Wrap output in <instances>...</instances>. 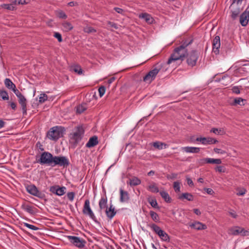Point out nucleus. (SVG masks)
Segmentation results:
<instances>
[{"label": "nucleus", "instance_id": "864d4df0", "mask_svg": "<svg viewBox=\"0 0 249 249\" xmlns=\"http://www.w3.org/2000/svg\"><path fill=\"white\" fill-rule=\"evenodd\" d=\"M54 37H55V38H56L58 41V42H61L62 41V36H61V35L58 33V32H55L54 34Z\"/></svg>", "mask_w": 249, "mask_h": 249}, {"label": "nucleus", "instance_id": "58836bf2", "mask_svg": "<svg viewBox=\"0 0 249 249\" xmlns=\"http://www.w3.org/2000/svg\"><path fill=\"white\" fill-rule=\"evenodd\" d=\"M244 100L241 97L236 98L234 99V101L232 105L234 106H236L237 105L240 106L244 105Z\"/></svg>", "mask_w": 249, "mask_h": 249}, {"label": "nucleus", "instance_id": "a878e982", "mask_svg": "<svg viewBox=\"0 0 249 249\" xmlns=\"http://www.w3.org/2000/svg\"><path fill=\"white\" fill-rule=\"evenodd\" d=\"M218 43V36H216L213 40V51H212V54L213 57H214V54L215 55L216 57L218 54V46H217V44Z\"/></svg>", "mask_w": 249, "mask_h": 249}, {"label": "nucleus", "instance_id": "09e8293b", "mask_svg": "<svg viewBox=\"0 0 249 249\" xmlns=\"http://www.w3.org/2000/svg\"><path fill=\"white\" fill-rule=\"evenodd\" d=\"M75 194L73 192H68L67 194L68 199L71 202L73 201Z\"/></svg>", "mask_w": 249, "mask_h": 249}, {"label": "nucleus", "instance_id": "6e6d98bb", "mask_svg": "<svg viewBox=\"0 0 249 249\" xmlns=\"http://www.w3.org/2000/svg\"><path fill=\"white\" fill-rule=\"evenodd\" d=\"M107 24L111 27H112L114 29H118V25L115 23H114V22H111V21H108L107 22Z\"/></svg>", "mask_w": 249, "mask_h": 249}, {"label": "nucleus", "instance_id": "f3484780", "mask_svg": "<svg viewBox=\"0 0 249 249\" xmlns=\"http://www.w3.org/2000/svg\"><path fill=\"white\" fill-rule=\"evenodd\" d=\"M107 216L111 219L116 214V212L112 204H110L109 208H107L106 210Z\"/></svg>", "mask_w": 249, "mask_h": 249}, {"label": "nucleus", "instance_id": "412c9836", "mask_svg": "<svg viewBox=\"0 0 249 249\" xmlns=\"http://www.w3.org/2000/svg\"><path fill=\"white\" fill-rule=\"evenodd\" d=\"M234 6L231 7V17L233 20H235L238 17L241 9L240 8H234Z\"/></svg>", "mask_w": 249, "mask_h": 249}, {"label": "nucleus", "instance_id": "a18cd8bd", "mask_svg": "<svg viewBox=\"0 0 249 249\" xmlns=\"http://www.w3.org/2000/svg\"><path fill=\"white\" fill-rule=\"evenodd\" d=\"M48 99V96L45 93H42L39 98V102L43 103Z\"/></svg>", "mask_w": 249, "mask_h": 249}, {"label": "nucleus", "instance_id": "aec40b11", "mask_svg": "<svg viewBox=\"0 0 249 249\" xmlns=\"http://www.w3.org/2000/svg\"><path fill=\"white\" fill-rule=\"evenodd\" d=\"M120 201L121 202H124L128 200L129 195L127 191H124L122 188L120 189Z\"/></svg>", "mask_w": 249, "mask_h": 249}, {"label": "nucleus", "instance_id": "a211bd4d", "mask_svg": "<svg viewBox=\"0 0 249 249\" xmlns=\"http://www.w3.org/2000/svg\"><path fill=\"white\" fill-rule=\"evenodd\" d=\"M190 227L196 230H202L207 229V226L200 222H195L190 225Z\"/></svg>", "mask_w": 249, "mask_h": 249}, {"label": "nucleus", "instance_id": "e2e57ef3", "mask_svg": "<svg viewBox=\"0 0 249 249\" xmlns=\"http://www.w3.org/2000/svg\"><path fill=\"white\" fill-rule=\"evenodd\" d=\"M204 190L206 191L207 193L209 195H213L214 193L213 189L211 188H205Z\"/></svg>", "mask_w": 249, "mask_h": 249}, {"label": "nucleus", "instance_id": "f03ea898", "mask_svg": "<svg viewBox=\"0 0 249 249\" xmlns=\"http://www.w3.org/2000/svg\"><path fill=\"white\" fill-rule=\"evenodd\" d=\"M65 129L61 126H55L52 127L47 132V137L51 140L56 141L63 136Z\"/></svg>", "mask_w": 249, "mask_h": 249}, {"label": "nucleus", "instance_id": "c03bdc74", "mask_svg": "<svg viewBox=\"0 0 249 249\" xmlns=\"http://www.w3.org/2000/svg\"><path fill=\"white\" fill-rule=\"evenodd\" d=\"M23 225L24 226L34 231H37L39 229V228L27 223H23Z\"/></svg>", "mask_w": 249, "mask_h": 249}, {"label": "nucleus", "instance_id": "2eb2a0df", "mask_svg": "<svg viewBox=\"0 0 249 249\" xmlns=\"http://www.w3.org/2000/svg\"><path fill=\"white\" fill-rule=\"evenodd\" d=\"M18 99L19 104L21 107L23 115H26L27 114V100L24 96Z\"/></svg>", "mask_w": 249, "mask_h": 249}, {"label": "nucleus", "instance_id": "37998d69", "mask_svg": "<svg viewBox=\"0 0 249 249\" xmlns=\"http://www.w3.org/2000/svg\"><path fill=\"white\" fill-rule=\"evenodd\" d=\"M13 5L14 4L12 3L11 4H3L1 6L4 9L13 11L15 9V7Z\"/></svg>", "mask_w": 249, "mask_h": 249}, {"label": "nucleus", "instance_id": "4be33fe9", "mask_svg": "<svg viewBox=\"0 0 249 249\" xmlns=\"http://www.w3.org/2000/svg\"><path fill=\"white\" fill-rule=\"evenodd\" d=\"M139 18L144 19L145 21L148 23L151 24L153 22L154 19L151 16L146 13L140 14L139 16Z\"/></svg>", "mask_w": 249, "mask_h": 249}, {"label": "nucleus", "instance_id": "dca6fc26", "mask_svg": "<svg viewBox=\"0 0 249 249\" xmlns=\"http://www.w3.org/2000/svg\"><path fill=\"white\" fill-rule=\"evenodd\" d=\"M98 137L96 136H93L89 138L86 146L88 148H91L95 146L98 144Z\"/></svg>", "mask_w": 249, "mask_h": 249}, {"label": "nucleus", "instance_id": "6ab92c4d", "mask_svg": "<svg viewBox=\"0 0 249 249\" xmlns=\"http://www.w3.org/2000/svg\"><path fill=\"white\" fill-rule=\"evenodd\" d=\"M21 208L24 211L31 214H35L37 210L35 207L26 204H22Z\"/></svg>", "mask_w": 249, "mask_h": 249}, {"label": "nucleus", "instance_id": "a19ab883", "mask_svg": "<svg viewBox=\"0 0 249 249\" xmlns=\"http://www.w3.org/2000/svg\"><path fill=\"white\" fill-rule=\"evenodd\" d=\"M148 201L152 207L154 208H159L158 204L156 199L148 198Z\"/></svg>", "mask_w": 249, "mask_h": 249}, {"label": "nucleus", "instance_id": "cd10ccee", "mask_svg": "<svg viewBox=\"0 0 249 249\" xmlns=\"http://www.w3.org/2000/svg\"><path fill=\"white\" fill-rule=\"evenodd\" d=\"M178 198L181 200L185 199L188 201H191L194 200V196L190 193H185L182 194L180 196H179Z\"/></svg>", "mask_w": 249, "mask_h": 249}, {"label": "nucleus", "instance_id": "1a4fd4ad", "mask_svg": "<svg viewBox=\"0 0 249 249\" xmlns=\"http://www.w3.org/2000/svg\"><path fill=\"white\" fill-rule=\"evenodd\" d=\"M83 213L88 215L91 219H92L95 222H98L96 217L95 216L93 212H92L90 207V201L89 199H86L85 201L84 207L83 208Z\"/></svg>", "mask_w": 249, "mask_h": 249}, {"label": "nucleus", "instance_id": "c85d7f7f", "mask_svg": "<svg viewBox=\"0 0 249 249\" xmlns=\"http://www.w3.org/2000/svg\"><path fill=\"white\" fill-rule=\"evenodd\" d=\"M107 198L106 197H102L100 199L99 202V208H100V209L101 211L104 209L105 208L107 209Z\"/></svg>", "mask_w": 249, "mask_h": 249}, {"label": "nucleus", "instance_id": "338daca9", "mask_svg": "<svg viewBox=\"0 0 249 249\" xmlns=\"http://www.w3.org/2000/svg\"><path fill=\"white\" fill-rule=\"evenodd\" d=\"M116 78L115 77H111L110 78H109L108 81H107V82L109 84H111L112 83H113L115 80Z\"/></svg>", "mask_w": 249, "mask_h": 249}, {"label": "nucleus", "instance_id": "473e14b6", "mask_svg": "<svg viewBox=\"0 0 249 249\" xmlns=\"http://www.w3.org/2000/svg\"><path fill=\"white\" fill-rule=\"evenodd\" d=\"M160 194L163 199L166 202H171V197H170L169 194L165 191H160Z\"/></svg>", "mask_w": 249, "mask_h": 249}, {"label": "nucleus", "instance_id": "c9c22d12", "mask_svg": "<svg viewBox=\"0 0 249 249\" xmlns=\"http://www.w3.org/2000/svg\"><path fill=\"white\" fill-rule=\"evenodd\" d=\"M83 31L85 33H88V34H90V33H96L97 32L96 29L95 28L89 26H86L83 29Z\"/></svg>", "mask_w": 249, "mask_h": 249}, {"label": "nucleus", "instance_id": "e433bc0d", "mask_svg": "<svg viewBox=\"0 0 249 249\" xmlns=\"http://www.w3.org/2000/svg\"><path fill=\"white\" fill-rule=\"evenodd\" d=\"M202 160L207 163L218 164V159L205 158Z\"/></svg>", "mask_w": 249, "mask_h": 249}, {"label": "nucleus", "instance_id": "49530a36", "mask_svg": "<svg viewBox=\"0 0 249 249\" xmlns=\"http://www.w3.org/2000/svg\"><path fill=\"white\" fill-rule=\"evenodd\" d=\"M173 187L175 190V191L176 193H178L180 192V182L178 181H175L174 182Z\"/></svg>", "mask_w": 249, "mask_h": 249}, {"label": "nucleus", "instance_id": "7ed1b4c3", "mask_svg": "<svg viewBox=\"0 0 249 249\" xmlns=\"http://www.w3.org/2000/svg\"><path fill=\"white\" fill-rule=\"evenodd\" d=\"M84 134L82 126L78 125L75 127L74 131L70 134V138L74 145H77L82 140Z\"/></svg>", "mask_w": 249, "mask_h": 249}, {"label": "nucleus", "instance_id": "6e6552de", "mask_svg": "<svg viewBox=\"0 0 249 249\" xmlns=\"http://www.w3.org/2000/svg\"><path fill=\"white\" fill-rule=\"evenodd\" d=\"M67 238L73 245L79 249L83 248L86 245V241L83 238L72 235H68Z\"/></svg>", "mask_w": 249, "mask_h": 249}, {"label": "nucleus", "instance_id": "2f4dec72", "mask_svg": "<svg viewBox=\"0 0 249 249\" xmlns=\"http://www.w3.org/2000/svg\"><path fill=\"white\" fill-rule=\"evenodd\" d=\"M10 1L14 5L26 4L30 2V0H10Z\"/></svg>", "mask_w": 249, "mask_h": 249}, {"label": "nucleus", "instance_id": "20e7f679", "mask_svg": "<svg viewBox=\"0 0 249 249\" xmlns=\"http://www.w3.org/2000/svg\"><path fill=\"white\" fill-rule=\"evenodd\" d=\"M199 57V53L196 50H192L188 52L185 58L187 65L191 68L196 65Z\"/></svg>", "mask_w": 249, "mask_h": 249}, {"label": "nucleus", "instance_id": "ddd939ff", "mask_svg": "<svg viewBox=\"0 0 249 249\" xmlns=\"http://www.w3.org/2000/svg\"><path fill=\"white\" fill-rule=\"evenodd\" d=\"M66 190L65 187H60L58 185L52 186L50 188L51 192L58 196H62L64 195L66 193Z\"/></svg>", "mask_w": 249, "mask_h": 249}, {"label": "nucleus", "instance_id": "ea45409f", "mask_svg": "<svg viewBox=\"0 0 249 249\" xmlns=\"http://www.w3.org/2000/svg\"><path fill=\"white\" fill-rule=\"evenodd\" d=\"M87 109L85 105H80L76 107V112L78 114H81L85 111Z\"/></svg>", "mask_w": 249, "mask_h": 249}, {"label": "nucleus", "instance_id": "13d9d810", "mask_svg": "<svg viewBox=\"0 0 249 249\" xmlns=\"http://www.w3.org/2000/svg\"><path fill=\"white\" fill-rule=\"evenodd\" d=\"M73 71L75 72L78 73L79 74H81L82 73V70L80 67H75Z\"/></svg>", "mask_w": 249, "mask_h": 249}, {"label": "nucleus", "instance_id": "4468645a", "mask_svg": "<svg viewBox=\"0 0 249 249\" xmlns=\"http://www.w3.org/2000/svg\"><path fill=\"white\" fill-rule=\"evenodd\" d=\"M196 140L200 142L203 144L207 145L215 143L217 142V140L211 137H200L197 138Z\"/></svg>", "mask_w": 249, "mask_h": 249}, {"label": "nucleus", "instance_id": "774afa93", "mask_svg": "<svg viewBox=\"0 0 249 249\" xmlns=\"http://www.w3.org/2000/svg\"><path fill=\"white\" fill-rule=\"evenodd\" d=\"M10 107L14 110H15L17 108V105L14 102H11L10 103Z\"/></svg>", "mask_w": 249, "mask_h": 249}, {"label": "nucleus", "instance_id": "f257e3e1", "mask_svg": "<svg viewBox=\"0 0 249 249\" xmlns=\"http://www.w3.org/2000/svg\"><path fill=\"white\" fill-rule=\"evenodd\" d=\"M193 42V39L183 40L181 44L175 48L173 53L169 58L167 64L169 65L173 62L180 60L183 61L188 53L187 47Z\"/></svg>", "mask_w": 249, "mask_h": 249}, {"label": "nucleus", "instance_id": "423d86ee", "mask_svg": "<svg viewBox=\"0 0 249 249\" xmlns=\"http://www.w3.org/2000/svg\"><path fill=\"white\" fill-rule=\"evenodd\" d=\"M53 156L49 152L41 153L39 159L37 161L41 164H47L52 167Z\"/></svg>", "mask_w": 249, "mask_h": 249}, {"label": "nucleus", "instance_id": "5fc2aeb1", "mask_svg": "<svg viewBox=\"0 0 249 249\" xmlns=\"http://www.w3.org/2000/svg\"><path fill=\"white\" fill-rule=\"evenodd\" d=\"M232 3L231 5V7H232L234 6L235 4H241L244 0H231Z\"/></svg>", "mask_w": 249, "mask_h": 249}, {"label": "nucleus", "instance_id": "69168bd1", "mask_svg": "<svg viewBox=\"0 0 249 249\" xmlns=\"http://www.w3.org/2000/svg\"><path fill=\"white\" fill-rule=\"evenodd\" d=\"M193 211H194V213H195L197 215H200V214H201V212H200V211H199V209H194L193 210Z\"/></svg>", "mask_w": 249, "mask_h": 249}, {"label": "nucleus", "instance_id": "0e129e2a", "mask_svg": "<svg viewBox=\"0 0 249 249\" xmlns=\"http://www.w3.org/2000/svg\"><path fill=\"white\" fill-rule=\"evenodd\" d=\"M226 168L223 166H219V172H225Z\"/></svg>", "mask_w": 249, "mask_h": 249}, {"label": "nucleus", "instance_id": "680f3d73", "mask_svg": "<svg viewBox=\"0 0 249 249\" xmlns=\"http://www.w3.org/2000/svg\"><path fill=\"white\" fill-rule=\"evenodd\" d=\"M187 182L188 184L190 186H194V183H193L192 180L191 179V178H187Z\"/></svg>", "mask_w": 249, "mask_h": 249}, {"label": "nucleus", "instance_id": "c756f323", "mask_svg": "<svg viewBox=\"0 0 249 249\" xmlns=\"http://www.w3.org/2000/svg\"><path fill=\"white\" fill-rule=\"evenodd\" d=\"M62 26L63 30L66 32H69L73 28V27L72 25V24L70 22L68 21L63 22L62 24Z\"/></svg>", "mask_w": 249, "mask_h": 249}, {"label": "nucleus", "instance_id": "052dcab7", "mask_svg": "<svg viewBox=\"0 0 249 249\" xmlns=\"http://www.w3.org/2000/svg\"><path fill=\"white\" fill-rule=\"evenodd\" d=\"M230 215L234 218H236L237 216L236 213L234 211H231L229 212Z\"/></svg>", "mask_w": 249, "mask_h": 249}, {"label": "nucleus", "instance_id": "9d476101", "mask_svg": "<svg viewBox=\"0 0 249 249\" xmlns=\"http://www.w3.org/2000/svg\"><path fill=\"white\" fill-rule=\"evenodd\" d=\"M27 192L30 194L40 198H43L44 195L40 192L37 187L34 184L27 185L26 187Z\"/></svg>", "mask_w": 249, "mask_h": 249}, {"label": "nucleus", "instance_id": "79ce46f5", "mask_svg": "<svg viewBox=\"0 0 249 249\" xmlns=\"http://www.w3.org/2000/svg\"><path fill=\"white\" fill-rule=\"evenodd\" d=\"M56 13L57 17L60 18L66 19L67 18V16L62 10H57L56 11Z\"/></svg>", "mask_w": 249, "mask_h": 249}, {"label": "nucleus", "instance_id": "0eeeda50", "mask_svg": "<svg viewBox=\"0 0 249 249\" xmlns=\"http://www.w3.org/2000/svg\"><path fill=\"white\" fill-rule=\"evenodd\" d=\"M70 165L69 159L65 156H53L52 167L58 165L60 167H67Z\"/></svg>", "mask_w": 249, "mask_h": 249}, {"label": "nucleus", "instance_id": "3c124183", "mask_svg": "<svg viewBox=\"0 0 249 249\" xmlns=\"http://www.w3.org/2000/svg\"><path fill=\"white\" fill-rule=\"evenodd\" d=\"M237 191L238 192L236 193V195L238 196H244L247 192V190L244 188L238 189Z\"/></svg>", "mask_w": 249, "mask_h": 249}, {"label": "nucleus", "instance_id": "72a5a7b5", "mask_svg": "<svg viewBox=\"0 0 249 249\" xmlns=\"http://www.w3.org/2000/svg\"><path fill=\"white\" fill-rule=\"evenodd\" d=\"M147 189L152 193H157L159 192L158 187L157 186L155 183H153L149 185Z\"/></svg>", "mask_w": 249, "mask_h": 249}, {"label": "nucleus", "instance_id": "bb28decb", "mask_svg": "<svg viewBox=\"0 0 249 249\" xmlns=\"http://www.w3.org/2000/svg\"><path fill=\"white\" fill-rule=\"evenodd\" d=\"M153 146L155 148H156L159 150L165 149L168 147V145L166 143L162 142H159V141L153 142Z\"/></svg>", "mask_w": 249, "mask_h": 249}, {"label": "nucleus", "instance_id": "f8f14e48", "mask_svg": "<svg viewBox=\"0 0 249 249\" xmlns=\"http://www.w3.org/2000/svg\"><path fill=\"white\" fill-rule=\"evenodd\" d=\"M249 21V5L239 18V22L242 26H246Z\"/></svg>", "mask_w": 249, "mask_h": 249}, {"label": "nucleus", "instance_id": "b1692460", "mask_svg": "<svg viewBox=\"0 0 249 249\" xmlns=\"http://www.w3.org/2000/svg\"><path fill=\"white\" fill-rule=\"evenodd\" d=\"M242 227L239 226H234L229 230V233L233 235H240L241 229Z\"/></svg>", "mask_w": 249, "mask_h": 249}, {"label": "nucleus", "instance_id": "bf43d9fd", "mask_svg": "<svg viewBox=\"0 0 249 249\" xmlns=\"http://www.w3.org/2000/svg\"><path fill=\"white\" fill-rule=\"evenodd\" d=\"M232 91L235 94H239L240 92L239 88L237 86L233 87L232 89Z\"/></svg>", "mask_w": 249, "mask_h": 249}, {"label": "nucleus", "instance_id": "4c0bfd02", "mask_svg": "<svg viewBox=\"0 0 249 249\" xmlns=\"http://www.w3.org/2000/svg\"><path fill=\"white\" fill-rule=\"evenodd\" d=\"M0 96L3 100H8L9 96L7 92L4 90H0Z\"/></svg>", "mask_w": 249, "mask_h": 249}, {"label": "nucleus", "instance_id": "f704fd0d", "mask_svg": "<svg viewBox=\"0 0 249 249\" xmlns=\"http://www.w3.org/2000/svg\"><path fill=\"white\" fill-rule=\"evenodd\" d=\"M150 215L152 220L155 222H160V217L159 215L155 212L153 211H150Z\"/></svg>", "mask_w": 249, "mask_h": 249}, {"label": "nucleus", "instance_id": "5701e85b", "mask_svg": "<svg viewBox=\"0 0 249 249\" xmlns=\"http://www.w3.org/2000/svg\"><path fill=\"white\" fill-rule=\"evenodd\" d=\"M182 149L186 153H198L200 151V148L191 146L183 147Z\"/></svg>", "mask_w": 249, "mask_h": 249}, {"label": "nucleus", "instance_id": "7c9ffc66", "mask_svg": "<svg viewBox=\"0 0 249 249\" xmlns=\"http://www.w3.org/2000/svg\"><path fill=\"white\" fill-rule=\"evenodd\" d=\"M5 87L9 89H12L15 88L16 85L12 82L9 78H6L4 81Z\"/></svg>", "mask_w": 249, "mask_h": 249}, {"label": "nucleus", "instance_id": "de8ad7c7", "mask_svg": "<svg viewBox=\"0 0 249 249\" xmlns=\"http://www.w3.org/2000/svg\"><path fill=\"white\" fill-rule=\"evenodd\" d=\"M12 91L14 92V93L16 95L17 97L18 98L22 97L23 96V95L17 89L16 86L15 88H13Z\"/></svg>", "mask_w": 249, "mask_h": 249}, {"label": "nucleus", "instance_id": "4d7b16f0", "mask_svg": "<svg viewBox=\"0 0 249 249\" xmlns=\"http://www.w3.org/2000/svg\"><path fill=\"white\" fill-rule=\"evenodd\" d=\"M114 10L119 14H121L122 15H124V10L122 8L119 7H115L114 8Z\"/></svg>", "mask_w": 249, "mask_h": 249}, {"label": "nucleus", "instance_id": "393cba45", "mask_svg": "<svg viewBox=\"0 0 249 249\" xmlns=\"http://www.w3.org/2000/svg\"><path fill=\"white\" fill-rule=\"evenodd\" d=\"M141 183V180L136 177H133L129 179V181H127V184H129L131 186H137Z\"/></svg>", "mask_w": 249, "mask_h": 249}, {"label": "nucleus", "instance_id": "8fccbe9b", "mask_svg": "<svg viewBox=\"0 0 249 249\" xmlns=\"http://www.w3.org/2000/svg\"><path fill=\"white\" fill-rule=\"evenodd\" d=\"M98 91H99L100 97H102L104 95L105 91H106L105 87L103 86H101L98 89Z\"/></svg>", "mask_w": 249, "mask_h": 249}, {"label": "nucleus", "instance_id": "603ef678", "mask_svg": "<svg viewBox=\"0 0 249 249\" xmlns=\"http://www.w3.org/2000/svg\"><path fill=\"white\" fill-rule=\"evenodd\" d=\"M240 235L243 236H249V231L242 228Z\"/></svg>", "mask_w": 249, "mask_h": 249}, {"label": "nucleus", "instance_id": "9b49d317", "mask_svg": "<svg viewBox=\"0 0 249 249\" xmlns=\"http://www.w3.org/2000/svg\"><path fill=\"white\" fill-rule=\"evenodd\" d=\"M160 71V69L157 68L151 70L143 77V81L148 83H151L155 79Z\"/></svg>", "mask_w": 249, "mask_h": 249}, {"label": "nucleus", "instance_id": "39448f33", "mask_svg": "<svg viewBox=\"0 0 249 249\" xmlns=\"http://www.w3.org/2000/svg\"><path fill=\"white\" fill-rule=\"evenodd\" d=\"M148 226L158 235L162 241L169 242V236L165 231L161 230L159 226L155 224H149Z\"/></svg>", "mask_w": 249, "mask_h": 249}]
</instances>
